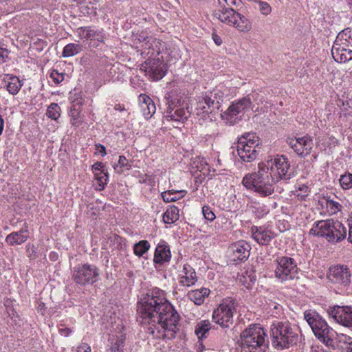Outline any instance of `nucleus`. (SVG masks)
I'll return each instance as SVG.
<instances>
[{
  "instance_id": "obj_1",
  "label": "nucleus",
  "mask_w": 352,
  "mask_h": 352,
  "mask_svg": "<svg viewBox=\"0 0 352 352\" xmlns=\"http://www.w3.org/2000/svg\"><path fill=\"white\" fill-rule=\"evenodd\" d=\"M138 314L146 332L157 339H172L178 330L179 316L159 288L148 291L138 302Z\"/></svg>"
},
{
  "instance_id": "obj_2",
  "label": "nucleus",
  "mask_w": 352,
  "mask_h": 352,
  "mask_svg": "<svg viewBox=\"0 0 352 352\" xmlns=\"http://www.w3.org/2000/svg\"><path fill=\"white\" fill-rule=\"evenodd\" d=\"M294 175L288 159L277 156L274 159L258 164V170L246 174L242 184L261 197H268L274 192V186L280 180H289Z\"/></svg>"
},
{
  "instance_id": "obj_3",
  "label": "nucleus",
  "mask_w": 352,
  "mask_h": 352,
  "mask_svg": "<svg viewBox=\"0 0 352 352\" xmlns=\"http://www.w3.org/2000/svg\"><path fill=\"white\" fill-rule=\"evenodd\" d=\"M135 48L141 56L146 58L140 69L144 70L146 76L153 80H159L166 75L163 56L159 57L164 51V45L162 41L153 36H147L142 32L136 39Z\"/></svg>"
},
{
  "instance_id": "obj_4",
  "label": "nucleus",
  "mask_w": 352,
  "mask_h": 352,
  "mask_svg": "<svg viewBox=\"0 0 352 352\" xmlns=\"http://www.w3.org/2000/svg\"><path fill=\"white\" fill-rule=\"evenodd\" d=\"M272 346L278 350L288 349L299 340V330L288 321H276L271 325Z\"/></svg>"
},
{
  "instance_id": "obj_5",
  "label": "nucleus",
  "mask_w": 352,
  "mask_h": 352,
  "mask_svg": "<svg viewBox=\"0 0 352 352\" xmlns=\"http://www.w3.org/2000/svg\"><path fill=\"white\" fill-rule=\"evenodd\" d=\"M240 337L241 352H265L268 347L266 331L258 324H250Z\"/></svg>"
},
{
  "instance_id": "obj_6",
  "label": "nucleus",
  "mask_w": 352,
  "mask_h": 352,
  "mask_svg": "<svg viewBox=\"0 0 352 352\" xmlns=\"http://www.w3.org/2000/svg\"><path fill=\"white\" fill-rule=\"evenodd\" d=\"M309 234L324 238L327 241L336 243L346 238L347 230L339 221L330 219L315 221Z\"/></svg>"
},
{
  "instance_id": "obj_7",
  "label": "nucleus",
  "mask_w": 352,
  "mask_h": 352,
  "mask_svg": "<svg viewBox=\"0 0 352 352\" xmlns=\"http://www.w3.org/2000/svg\"><path fill=\"white\" fill-rule=\"evenodd\" d=\"M331 54L333 59L340 63L352 59V28H345L338 34Z\"/></svg>"
},
{
  "instance_id": "obj_8",
  "label": "nucleus",
  "mask_w": 352,
  "mask_h": 352,
  "mask_svg": "<svg viewBox=\"0 0 352 352\" xmlns=\"http://www.w3.org/2000/svg\"><path fill=\"white\" fill-rule=\"evenodd\" d=\"M274 276L280 283L298 278L299 268L297 262L287 256H278L274 261Z\"/></svg>"
},
{
  "instance_id": "obj_9",
  "label": "nucleus",
  "mask_w": 352,
  "mask_h": 352,
  "mask_svg": "<svg viewBox=\"0 0 352 352\" xmlns=\"http://www.w3.org/2000/svg\"><path fill=\"white\" fill-rule=\"evenodd\" d=\"M236 306L237 302L233 298L228 297L223 299L213 311L212 321L223 329L230 328L233 323V316Z\"/></svg>"
},
{
  "instance_id": "obj_10",
  "label": "nucleus",
  "mask_w": 352,
  "mask_h": 352,
  "mask_svg": "<svg viewBox=\"0 0 352 352\" xmlns=\"http://www.w3.org/2000/svg\"><path fill=\"white\" fill-rule=\"evenodd\" d=\"M168 105L164 117L168 120L184 122L190 116L187 104L182 100V97L175 96L172 93L166 96Z\"/></svg>"
},
{
  "instance_id": "obj_11",
  "label": "nucleus",
  "mask_w": 352,
  "mask_h": 352,
  "mask_svg": "<svg viewBox=\"0 0 352 352\" xmlns=\"http://www.w3.org/2000/svg\"><path fill=\"white\" fill-rule=\"evenodd\" d=\"M259 144V138L256 133H248L243 135L238 140L236 151L240 159L245 162H252L256 160Z\"/></svg>"
},
{
  "instance_id": "obj_12",
  "label": "nucleus",
  "mask_w": 352,
  "mask_h": 352,
  "mask_svg": "<svg viewBox=\"0 0 352 352\" xmlns=\"http://www.w3.org/2000/svg\"><path fill=\"white\" fill-rule=\"evenodd\" d=\"M251 105L250 96L236 100L232 102L228 109L221 114V118L227 124L233 125L243 118L245 111L251 107Z\"/></svg>"
},
{
  "instance_id": "obj_13",
  "label": "nucleus",
  "mask_w": 352,
  "mask_h": 352,
  "mask_svg": "<svg viewBox=\"0 0 352 352\" xmlns=\"http://www.w3.org/2000/svg\"><path fill=\"white\" fill-rule=\"evenodd\" d=\"M100 276V270L92 264L78 265L74 267L73 278L80 285H93Z\"/></svg>"
},
{
  "instance_id": "obj_14",
  "label": "nucleus",
  "mask_w": 352,
  "mask_h": 352,
  "mask_svg": "<svg viewBox=\"0 0 352 352\" xmlns=\"http://www.w3.org/2000/svg\"><path fill=\"white\" fill-rule=\"evenodd\" d=\"M220 94L219 90H214L199 96L196 107L197 114L215 113L220 107L221 99V97L217 98Z\"/></svg>"
},
{
  "instance_id": "obj_15",
  "label": "nucleus",
  "mask_w": 352,
  "mask_h": 352,
  "mask_svg": "<svg viewBox=\"0 0 352 352\" xmlns=\"http://www.w3.org/2000/svg\"><path fill=\"white\" fill-rule=\"evenodd\" d=\"M328 317L336 323L352 328V305H333L326 309Z\"/></svg>"
},
{
  "instance_id": "obj_16",
  "label": "nucleus",
  "mask_w": 352,
  "mask_h": 352,
  "mask_svg": "<svg viewBox=\"0 0 352 352\" xmlns=\"http://www.w3.org/2000/svg\"><path fill=\"white\" fill-rule=\"evenodd\" d=\"M75 32L80 39L89 41L90 45L94 47L104 43L105 34L102 28L96 26H82L78 28Z\"/></svg>"
},
{
  "instance_id": "obj_17",
  "label": "nucleus",
  "mask_w": 352,
  "mask_h": 352,
  "mask_svg": "<svg viewBox=\"0 0 352 352\" xmlns=\"http://www.w3.org/2000/svg\"><path fill=\"white\" fill-rule=\"evenodd\" d=\"M287 143L294 151L301 157H306L310 154L313 146V140L307 135L302 137L289 138Z\"/></svg>"
},
{
  "instance_id": "obj_18",
  "label": "nucleus",
  "mask_w": 352,
  "mask_h": 352,
  "mask_svg": "<svg viewBox=\"0 0 352 352\" xmlns=\"http://www.w3.org/2000/svg\"><path fill=\"white\" fill-rule=\"evenodd\" d=\"M328 278L331 283L346 287L351 283V272L346 265L333 266L329 270Z\"/></svg>"
},
{
  "instance_id": "obj_19",
  "label": "nucleus",
  "mask_w": 352,
  "mask_h": 352,
  "mask_svg": "<svg viewBox=\"0 0 352 352\" xmlns=\"http://www.w3.org/2000/svg\"><path fill=\"white\" fill-rule=\"evenodd\" d=\"M253 239L261 245H267L276 236L269 226H253L251 229Z\"/></svg>"
},
{
  "instance_id": "obj_20",
  "label": "nucleus",
  "mask_w": 352,
  "mask_h": 352,
  "mask_svg": "<svg viewBox=\"0 0 352 352\" xmlns=\"http://www.w3.org/2000/svg\"><path fill=\"white\" fill-rule=\"evenodd\" d=\"M232 260L241 262L246 260L250 256V245L245 241H239L230 247Z\"/></svg>"
},
{
  "instance_id": "obj_21",
  "label": "nucleus",
  "mask_w": 352,
  "mask_h": 352,
  "mask_svg": "<svg viewBox=\"0 0 352 352\" xmlns=\"http://www.w3.org/2000/svg\"><path fill=\"white\" fill-rule=\"evenodd\" d=\"M197 279L195 269L188 263L184 264L178 274L179 285L189 287L194 285Z\"/></svg>"
},
{
  "instance_id": "obj_22",
  "label": "nucleus",
  "mask_w": 352,
  "mask_h": 352,
  "mask_svg": "<svg viewBox=\"0 0 352 352\" xmlns=\"http://www.w3.org/2000/svg\"><path fill=\"white\" fill-rule=\"evenodd\" d=\"M170 258L171 252L168 243L164 240H160L155 250L153 262L162 265L169 263Z\"/></svg>"
},
{
  "instance_id": "obj_23",
  "label": "nucleus",
  "mask_w": 352,
  "mask_h": 352,
  "mask_svg": "<svg viewBox=\"0 0 352 352\" xmlns=\"http://www.w3.org/2000/svg\"><path fill=\"white\" fill-rule=\"evenodd\" d=\"M213 16L221 23L232 26L233 23L236 21L238 12L232 8H217L214 11Z\"/></svg>"
},
{
  "instance_id": "obj_24",
  "label": "nucleus",
  "mask_w": 352,
  "mask_h": 352,
  "mask_svg": "<svg viewBox=\"0 0 352 352\" xmlns=\"http://www.w3.org/2000/svg\"><path fill=\"white\" fill-rule=\"evenodd\" d=\"M304 318L311 328L314 333L320 327H324L327 322L316 311L309 309L304 312Z\"/></svg>"
},
{
  "instance_id": "obj_25",
  "label": "nucleus",
  "mask_w": 352,
  "mask_h": 352,
  "mask_svg": "<svg viewBox=\"0 0 352 352\" xmlns=\"http://www.w3.org/2000/svg\"><path fill=\"white\" fill-rule=\"evenodd\" d=\"M141 111L146 119H150L156 111V106L153 100L146 94H141L139 97Z\"/></svg>"
},
{
  "instance_id": "obj_26",
  "label": "nucleus",
  "mask_w": 352,
  "mask_h": 352,
  "mask_svg": "<svg viewBox=\"0 0 352 352\" xmlns=\"http://www.w3.org/2000/svg\"><path fill=\"white\" fill-rule=\"evenodd\" d=\"M126 338L122 333L110 335L105 352H123Z\"/></svg>"
},
{
  "instance_id": "obj_27",
  "label": "nucleus",
  "mask_w": 352,
  "mask_h": 352,
  "mask_svg": "<svg viewBox=\"0 0 352 352\" xmlns=\"http://www.w3.org/2000/svg\"><path fill=\"white\" fill-rule=\"evenodd\" d=\"M336 334V331L330 327L328 324L324 327H320V329H318V331L314 333L315 336L327 346L333 347H334L333 338Z\"/></svg>"
},
{
  "instance_id": "obj_28",
  "label": "nucleus",
  "mask_w": 352,
  "mask_h": 352,
  "mask_svg": "<svg viewBox=\"0 0 352 352\" xmlns=\"http://www.w3.org/2000/svg\"><path fill=\"white\" fill-rule=\"evenodd\" d=\"M29 238V232L27 226L21 228L19 231L12 232L9 234L6 238V241L10 245H19L25 242Z\"/></svg>"
},
{
  "instance_id": "obj_29",
  "label": "nucleus",
  "mask_w": 352,
  "mask_h": 352,
  "mask_svg": "<svg viewBox=\"0 0 352 352\" xmlns=\"http://www.w3.org/2000/svg\"><path fill=\"white\" fill-rule=\"evenodd\" d=\"M321 206L326 209V212L329 215H333L337 214L342 210V205L332 199L330 197H324L321 200L319 201Z\"/></svg>"
},
{
  "instance_id": "obj_30",
  "label": "nucleus",
  "mask_w": 352,
  "mask_h": 352,
  "mask_svg": "<svg viewBox=\"0 0 352 352\" xmlns=\"http://www.w3.org/2000/svg\"><path fill=\"white\" fill-rule=\"evenodd\" d=\"M4 81L8 91L12 95L17 94L23 85L17 76L13 75H7Z\"/></svg>"
},
{
  "instance_id": "obj_31",
  "label": "nucleus",
  "mask_w": 352,
  "mask_h": 352,
  "mask_svg": "<svg viewBox=\"0 0 352 352\" xmlns=\"http://www.w3.org/2000/svg\"><path fill=\"white\" fill-rule=\"evenodd\" d=\"M209 293L210 290L208 289L202 287L199 289L188 292L187 296L195 304L200 305L204 303L205 298L209 295Z\"/></svg>"
},
{
  "instance_id": "obj_32",
  "label": "nucleus",
  "mask_w": 352,
  "mask_h": 352,
  "mask_svg": "<svg viewBox=\"0 0 352 352\" xmlns=\"http://www.w3.org/2000/svg\"><path fill=\"white\" fill-rule=\"evenodd\" d=\"M94 179L96 180L95 189L98 191H102L105 188L109 182V173L107 170L95 173Z\"/></svg>"
},
{
  "instance_id": "obj_33",
  "label": "nucleus",
  "mask_w": 352,
  "mask_h": 352,
  "mask_svg": "<svg viewBox=\"0 0 352 352\" xmlns=\"http://www.w3.org/2000/svg\"><path fill=\"white\" fill-rule=\"evenodd\" d=\"M192 168L196 169L195 172L203 173L205 175H210L212 171L206 158L197 157L192 164Z\"/></svg>"
},
{
  "instance_id": "obj_34",
  "label": "nucleus",
  "mask_w": 352,
  "mask_h": 352,
  "mask_svg": "<svg viewBox=\"0 0 352 352\" xmlns=\"http://www.w3.org/2000/svg\"><path fill=\"white\" fill-rule=\"evenodd\" d=\"M179 208L173 205L170 206L163 214V221L165 223H173L176 222L179 217Z\"/></svg>"
},
{
  "instance_id": "obj_35",
  "label": "nucleus",
  "mask_w": 352,
  "mask_h": 352,
  "mask_svg": "<svg viewBox=\"0 0 352 352\" xmlns=\"http://www.w3.org/2000/svg\"><path fill=\"white\" fill-rule=\"evenodd\" d=\"M211 327L212 324L208 320H201L198 322L195 329V334L198 337V339L206 338Z\"/></svg>"
},
{
  "instance_id": "obj_36",
  "label": "nucleus",
  "mask_w": 352,
  "mask_h": 352,
  "mask_svg": "<svg viewBox=\"0 0 352 352\" xmlns=\"http://www.w3.org/2000/svg\"><path fill=\"white\" fill-rule=\"evenodd\" d=\"M236 23L232 26L236 28L239 31L248 32L252 29V23L245 16L238 13Z\"/></svg>"
},
{
  "instance_id": "obj_37",
  "label": "nucleus",
  "mask_w": 352,
  "mask_h": 352,
  "mask_svg": "<svg viewBox=\"0 0 352 352\" xmlns=\"http://www.w3.org/2000/svg\"><path fill=\"white\" fill-rule=\"evenodd\" d=\"M337 346L342 352H352V338L346 334L338 335Z\"/></svg>"
},
{
  "instance_id": "obj_38",
  "label": "nucleus",
  "mask_w": 352,
  "mask_h": 352,
  "mask_svg": "<svg viewBox=\"0 0 352 352\" xmlns=\"http://www.w3.org/2000/svg\"><path fill=\"white\" fill-rule=\"evenodd\" d=\"M113 167L116 173L122 174L125 170H130L132 167V164L125 156L120 155L118 163L114 164Z\"/></svg>"
},
{
  "instance_id": "obj_39",
  "label": "nucleus",
  "mask_w": 352,
  "mask_h": 352,
  "mask_svg": "<svg viewBox=\"0 0 352 352\" xmlns=\"http://www.w3.org/2000/svg\"><path fill=\"white\" fill-rule=\"evenodd\" d=\"M82 50V47L80 44L71 43L66 45L62 52L63 57H72Z\"/></svg>"
},
{
  "instance_id": "obj_40",
  "label": "nucleus",
  "mask_w": 352,
  "mask_h": 352,
  "mask_svg": "<svg viewBox=\"0 0 352 352\" xmlns=\"http://www.w3.org/2000/svg\"><path fill=\"white\" fill-rule=\"evenodd\" d=\"M185 191L184 190H168L162 192V197L163 200L166 203L174 202L183 197Z\"/></svg>"
},
{
  "instance_id": "obj_41",
  "label": "nucleus",
  "mask_w": 352,
  "mask_h": 352,
  "mask_svg": "<svg viewBox=\"0 0 352 352\" xmlns=\"http://www.w3.org/2000/svg\"><path fill=\"white\" fill-rule=\"evenodd\" d=\"M69 100L72 104L70 109L79 107L81 109V107L84 103L81 91L74 89V91L69 93Z\"/></svg>"
},
{
  "instance_id": "obj_42",
  "label": "nucleus",
  "mask_w": 352,
  "mask_h": 352,
  "mask_svg": "<svg viewBox=\"0 0 352 352\" xmlns=\"http://www.w3.org/2000/svg\"><path fill=\"white\" fill-rule=\"evenodd\" d=\"M151 248L149 242L146 240H142L133 245V253L140 257L144 255Z\"/></svg>"
},
{
  "instance_id": "obj_43",
  "label": "nucleus",
  "mask_w": 352,
  "mask_h": 352,
  "mask_svg": "<svg viewBox=\"0 0 352 352\" xmlns=\"http://www.w3.org/2000/svg\"><path fill=\"white\" fill-rule=\"evenodd\" d=\"M310 189L307 184H298L296 186V190L294 191V195L298 198V200H305L306 197L309 195Z\"/></svg>"
},
{
  "instance_id": "obj_44",
  "label": "nucleus",
  "mask_w": 352,
  "mask_h": 352,
  "mask_svg": "<svg viewBox=\"0 0 352 352\" xmlns=\"http://www.w3.org/2000/svg\"><path fill=\"white\" fill-rule=\"evenodd\" d=\"M340 187L346 190L352 188V173L346 172L341 175L339 179Z\"/></svg>"
},
{
  "instance_id": "obj_45",
  "label": "nucleus",
  "mask_w": 352,
  "mask_h": 352,
  "mask_svg": "<svg viewBox=\"0 0 352 352\" xmlns=\"http://www.w3.org/2000/svg\"><path fill=\"white\" fill-rule=\"evenodd\" d=\"M46 115L49 118L57 120L60 116V107L57 103H52L47 109Z\"/></svg>"
},
{
  "instance_id": "obj_46",
  "label": "nucleus",
  "mask_w": 352,
  "mask_h": 352,
  "mask_svg": "<svg viewBox=\"0 0 352 352\" xmlns=\"http://www.w3.org/2000/svg\"><path fill=\"white\" fill-rule=\"evenodd\" d=\"M80 111L81 109L79 107L70 109V123L72 126L78 127L82 124V121L79 120Z\"/></svg>"
},
{
  "instance_id": "obj_47",
  "label": "nucleus",
  "mask_w": 352,
  "mask_h": 352,
  "mask_svg": "<svg viewBox=\"0 0 352 352\" xmlns=\"http://www.w3.org/2000/svg\"><path fill=\"white\" fill-rule=\"evenodd\" d=\"M50 77L55 84L58 85L64 80L65 74L59 72L56 69H53L50 74Z\"/></svg>"
},
{
  "instance_id": "obj_48",
  "label": "nucleus",
  "mask_w": 352,
  "mask_h": 352,
  "mask_svg": "<svg viewBox=\"0 0 352 352\" xmlns=\"http://www.w3.org/2000/svg\"><path fill=\"white\" fill-rule=\"evenodd\" d=\"M219 6L217 8H232L233 6H236L240 3L241 0H217Z\"/></svg>"
},
{
  "instance_id": "obj_49",
  "label": "nucleus",
  "mask_w": 352,
  "mask_h": 352,
  "mask_svg": "<svg viewBox=\"0 0 352 352\" xmlns=\"http://www.w3.org/2000/svg\"><path fill=\"white\" fill-rule=\"evenodd\" d=\"M202 213L204 218L210 221H212L216 218L214 213L208 206H203Z\"/></svg>"
},
{
  "instance_id": "obj_50",
  "label": "nucleus",
  "mask_w": 352,
  "mask_h": 352,
  "mask_svg": "<svg viewBox=\"0 0 352 352\" xmlns=\"http://www.w3.org/2000/svg\"><path fill=\"white\" fill-rule=\"evenodd\" d=\"M270 210L265 206H254V212L258 218H261L268 214Z\"/></svg>"
},
{
  "instance_id": "obj_51",
  "label": "nucleus",
  "mask_w": 352,
  "mask_h": 352,
  "mask_svg": "<svg viewBox=\"0 0 352 352\" xmlns=\"http://www.w3.org/2000/svg\"><path fill=\"white\" fill-rule=\"evenodd\" d=\"M258 3L262 14L267 16L271 12L272 8L268 3L262 1H258Z\"/></svg>"
},
{
  "instance_id": "obj_52",
  "label": "nucleus",
  "mask_w": 352,
  "mask_h": 352,
  "mask_svg": "<svg viewBox=\"0 0 352 352\" xmlns=\"http://www.w3.org/2000/svg\"><path fill=\"white\" fill-rule=\"evenodd\" d=\"M193 176L195 177V184L198 186L201 184L209 175H205L203 173L194 172Z\"/></svg>"
},
{
  "instance_id": "obj_53",
  "label": "nucleus",
  "mask_w": 352,
  "mask_h": 352,
  "mask_svg": "<svg viewBox=\"0 0 352 352\" xmlns=\"http://www.w3.org/2000/svg\"><path fill=\"white\" fill-rule=\"evenodd\" d=\"M72 351L73 352H91L90 346L85 342H82L78 346L74 347Z\"/></svg>"
},
{
  "instance_id": "obj_54",
  "label": "nucleus",
  "mask_w": 352,
  "mask_h": 352,
  "mask_svg": "<svg viewBox=\"0 0 352 352\" xmlns=\"http://www.w3.org/2000/svg\"><path fill=\"white\" fill-rule=\"evenodd\" d=\"M139 182L141 184H146L149 186H153L154 184V179L153 176L148 174H145L141 176Z\"/></svg>"
},
{
  "instance_id": "obj_55",
  "label": "nucleus",
  "mask_w": 352,
  "mask_h": 352,
  "mask_svg": "<svg viewBox=\"0 0 352 352\" xmlns=\"http://www.w3.org/2000/svg\"><path fill=\"white\" fill-rule=\"evenodd\" d=\"M59 333L65 337H68L72 333V329L60 324L58 326Z\"/></svg>"
},
{
  "instance_id": "obj_56",
  "label": "nucleus",
  "mask_w": 352,
  "mask_h": 352,
  "mask_svg": "<svg viewBox=\"0 0 352 352\" xmlns=\"http://www.w3.org/2000/svg\"><path fill=\"white\" fill-rule=\"evenodd\" d=\"M277 228L280 232H284L289 228V223L287 221H278L277 223Z\"/></svg>"
},
{
  "instance_id": "obj_57",
  "label": "nucleus",
  "mask_w": 352,
  "mask_h": 352,
  "mask_svg": "<svg viewBox=\"0 0 352 352\" xmlns=\"http://www.w3.org/2000/svg\"><path fill=\"white\" fill-rule=\"evenodd\" d=\"M118 67L116 65H108L106 67L105 72L109 74V77L113 76L116 73Z\"/></svg>"
},
{
  "instance_id": "obj_58",
  "label": "nucleus",
  "mask_w": 352,
  "mask_h": 352,
  "mask_svg": "<svg viewBox=\"0 0 352 352\" xmlns=\"http://www.w3.org/2000/svg\"><path fill=\"white\" fill-rule=\"evenodd\" d=\"M92 170L94 172V174L95 175V173L101 172L102 170H105L104 168V165L102 162H96L94 163L91 166Z\"/></svg>"
},
{
  "instance_id": "obj_59",
  "label": "nucleus",
  "mask_w": 352,
  "mask_h": 352,
  "mask_svg": "<svg viewBox=\"0 0 352 352\" xmlns=\"http://www.w3.org/2000/svg\"><path fill=\"white\" fill-rule=\"evenodd\" d=\"M348 225H349V236L348 241L352 243V212L349 214V217L348 219Z\"/></svg>"
},
{
  "instance_id": "obj_60",
  "label": "nucleus",
  "mask_w": 352,
  "mask_h": 352,
  "mask_svg": "<svg viewBox=\"0 0 352 352\" xmlns=\"http://www.w3.org/2000/svg\"><path fill=\"white\" fill-rule=\"evenodd\" d=\"M8 57V50L1 47L0 48V61L5 63Z\"/></svg>"
},
{
  "instance_id": "obj_61",
  "label": "nucleus",
  "mask_w": 352,
  "mask_h": 352,
  "mask_svg": "<svg viewBox=\"0 0 352 352\" xmlns=\"http://www.w3.org/2000/svg\"><path fill=\"white\" fill-rule=\"evenodd\" d=\"M95 146H96V150L97 153H100L102 157L106 155V154H107L106 148L102 144H96L95 145Z\"/></svg>"
},
{
  "instance_id": "obj_62",
  "label": "nucleus",
  "mask_w": 352,
  "mask_h": 352,
  "mask_svg": "<svg viewBox=\"0 0 352 352\" xmlns=\"http://www.w3.org/2000/svg\"><path fill=\"white\" fill-rule=\"evenodd\" d=\"M212 38L217 45L220 46L222 44L221 38L216 33H212Z\"/></svg>"
},
{
  "instance_id": "obj_63",
  "label": "nucleus",
  "mask_w": 352,
  "mask_h": 352,
  "mask_svg": "<svg viewBox=\"0 0 352 352\" xmlns=\"http://www.w3.org/2000/svg\"><path fill=\"white\" fill-rule=\"evenodd\" d=\"M250 98L253 99L254 101L258 100L259 94L258 93L253 92L251 95H249Z\"/></svg>"
},
{
  "instance_id": "obj_64",
  "label": "nucleus",
  "mask_w": 352,
  "mask_h": 352,
  "mask_svg": "<svg viewBox=\"0 0 352 352\" xmlns=\"http://www.w3.org/2000/svg\"><path fill=\"white\" fill-rule=\"evenodd\" d=\"M50 260L56 261L58 258V254L55 252H51L49 255Z\"/></svg>"
}]
</instances>
